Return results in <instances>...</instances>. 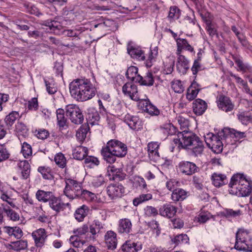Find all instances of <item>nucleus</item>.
<instances>
[{
  "label": "nucleus",
  "instance_id": "f257e3e1",
  "mask_svg": "<svg viewBox=\"0 0 252 252\" xmlns=\"http://www.w3.org/2000/svg\"><path fill=\"white\" fill-rule=\"evenodd\" d=\"M173 141L178 148L189 151L195 157L201 156L205 148L201 139L194 133L187 130H183L179 134L178 138H173Z\"/></svg>",
  "mask_w": 252,
  "mask_h": 252
},
{
  "label": "nucleus",
  "instance_id": "f03ea898",
  "mask_svg": "<svg viewBox=\"0 0 252 252\" xmlns=\"http://www.w3.org/2000/svg\"><path fill=\"white\" fill-rule=\"evenodd\" d=\"M71 96L78 102H84L94 97L96 88L90 79L85 78L73 80L69 85Z\"/></svg>",
  "mask_w": 252,
  "mask_h": 252
},
{
  "label": "nucleus",
  "instance_id": "7ed1b4c3",
  "mask_svg": "<svg viewBox=\"0 0 252 252\" xmlns=\"http://www.w3.org/2000/svg\"><path fill=\"white\" fill-rule=\"evenodd\" d=\"M127 153V146L117 139L110 140L101 150V154L103 159L110 164L116 162V158H124Z\"/></svg>",
  "mask_w": 252,
  "mask_h": 252
},
{
  "label": "nucleus",
  "instance_id": "20e7f679",
  "mask_svg": "<svg viewBox=\"0 0 252 252\" xmlns=\"http://www.w3.org/2000/svg\"><path fill=\"white\" fill-rule=\"evenodd\" d=\"M228 186L230 194L247 196L252 190V181L247 179L244 174L237 173L232 176Z\"/></svg>",
  "mask_w": 252,
  "mask_h": 252
},
{
  "label": "nucleus",
  "instance_id": "39448f33",
  "mask_svg": "<svg viewBox=\"0 0 252 252\" xmlns=\"http://www.w3.org/2000/svg\"><path fill=\"white\" fill-rule=\"evenodd\" d=\"M252 242L251 232L246 229H239L235 235L234 248L238 251H248V247Z\"/></svg>",
  "mask_w": 252,
  "mask_h": 252
},
{
  "label": "nucleus",
  "instance_id": "423d86ee",
  "mask_svg": "<svg viewBox=\"0 0 252 252\" xmlns=\"http://www.w3.org/2000/svg\"><path fill=\"white\" fill-rule=\"evenodd\" d=\"M65 182L64 194L71 200L79 198L82 190L81 184L77 180L71 178H65Z\"/></svg>",
  "mask_w": 252,
  "mask_h": 252
},
{
  "label": "nucleus",
  "instance_id": "0eeeda50",
  "mask_svg": "<svg viewBox=\"0 0 252 252\" xmlns=\"http://www.w3.org/2000/svg\"><path fill=\"white\" fill-rule=\"evenodd\" d=\"M66 116L71 122L76 125L82 124L84 121V116L79 107L74 104H69L65 107Z\"/></svg>",
  "mask_w": 252,
  "mask_h": 252
},
{
  "label": "nucleus",
  "instance_id": "6e6552de",
  "mask_svg": "<svg viewBox=\"0 0 252 252\" xmlns=\"http://www.w3.org/2000/svg\"><path fill=\"white\" fill-rule=\"evenodd\" d=\"M178 170L182 175L190 176L200 171V168L191 161L182 160L177 166Z\"/></svg>",
  "mask_w": 252,
  "mask_h": 252
},
{
  "label": "nucleus",
  "instance_id": "1a4fd4ad",
  "mask_svg": "<svg viewBox=\"0 0 252 252\" xmlns=\"http://www.w3.org/2000/svg\"><path fill=\"white\" fill-rule=\"evenodd\" d=\"M208 137L206 138V143L208 146L210 148L212 151L215 153L219 154L222 152L223 149V144L221 138V136L215 135L213 133L207 134Z\"/></svg>",
  "mask_w": 252,
  "mask_h": 252
},
{
  "label": "nucleus",
  "instance_id": "9d476101",
  "mask_svg": "<svg viewBox=\"0 0 252 252\" xmlns=\"http://www.w3.org/2000/svg\"><path fill=\"white\" fill-rule=\"evenodd\" d=\"M107 194L112 200H115L124 195L125 187L119 183H111L106 188Z\"/></svg>",
  "mask_w": 252,
  "mask_h": 252
},
{
  "label": "nucleus",
  "instance_id": "9b49d317",
  "mask_svg": "<svg viewBox=\"0 0 252 252\" xmlns=\"http://www.w3.org/2000/svg\"><path fill=\"white\" fill-rule=\"evenodd\" d=\"M107 173L110 181H122L126 178V174L122 167H117L114 165H109Z\"/></svg>",
  "mask_w": 252,
  "mask_h": 252
},
{
  "label": "nucleus",
  "instance_id": "f8f14e48",
  "mask_svg": "<svg viewBox=\"0 0 252 252\" xmlns=\"http://www.w3.org/2000/svg\"><path fill=\"white\" fill-rule=\"evenodd\" d=\"M105 224L97 219L94 220L89 224L90 238L96 240L98 235L105 231Z\"/></svg>",
  "mask_w": 252,
  "mask_h": 252
},
{
  "label": "nucleus",
  "instance_id": "ddd939ff",
  "mask_svg": "<svg viewBox=\"0 0 252 252\" xmlns=\"http://www.w3.org/2000/svg\"><path fill=\"white\" fill-rule=\"evenodd\" d=\"M216 102L218 108L225 112H231L234 109V104L230 98L223 94L218 95Z\"/></svg>",
  "mask_w": 252,
  "mask_h": 252
},
{
  "label": "nucleus",
  "instance_id": "4468645a",
  "mask_svg": "<svg viewBox=\"0 0 252 252\" xmlns=\"http://www.w3.org/2000/svg\"><path fill=\"white\" fill-rule=\"evenodd\" d=\"M122 92L125 95L129 96L134 101H138L140 100L137 87L132 82L126 83L122 88Z\"/></svg>",
  "mask_w": 252,
  "mask_h": 252
},
{
  "label": "nucleus",
  "instance_id": "2eb2a0df",
  "mask_svg": "<svg viewBox=\"0 0 252 252\" xmlns=\"http://www.w3.org/2000/svg\"><path fill=\"white\" fill-rule=\"evenodd\" d=\"M50 207L57 214L64 211L66 207L69 209L71 208V204L69 203H63L61 199L54 195L51 200L49 202Z\"/></svg>",
  "mask_w": 252,
  "mask_h": 252
},
{
  "label": "nucleus",
  "instance_id": "dca6fc26",
  "mask_svg": "<svg viewBox=\"0 0 252 252\" xmlns=\"http://www.w3.org/2000/svg\"><path fill=\"white\" fill-rule=\"evenodd\" d=\"M124 121L133 130L139 131L143 128V124L138 117L127 114L124 117Z\"/></svg>",
  "mask_w": 252,
  "mask_h": 252
},
{
  "label": "nucleus",
  "instance_id": "f3484780",
  "mask_svg": "<svg viewBox=\"0 0 252 252\" xmlns=\"http://www.w3.org/2000/svg\"><path fill=\"white\" fill-rule=\"evenodd\" d=\"M32 236L34 240L35 246L37 248L41 249L44 246L47 235L44 228H39L34 231Z\"/></svg>",
  "mask_w": 252,
  "mask_h": 252
},
{
  "label": "nucleus",
  "instance_id": "a211bd4d",
  "mask_svg": "<svg viewBox=\"0 0 252 252\" xmlns=\"http://www.w3.org/2000/svg\"><path fill=\"white\" fill-rule=\"evenodd\" d=\"M159 144L157 142H151L147 145V151L150 159L158 162L160 159L158 149Z\"/></svg>",
  "mask_w": 252,
  "mask_h": 252
},
{
  "label": "nucleus",
  "instance_id": "6ab92c4d",
  "mask_svg": "<svg viewBox=\"0 0 252 252\" xmlns=\"http://www.w3.org/2000/svg\"><path fill=\"white\" fill-rule=\"evenodd\" d=\"M142 248L143 245L141 242L128 240L122 245L121 250L123 252H138Z\"/></svg>",
  "mask_w": 252,
  "mask_h": 252
},
{
  "label": "nucleus",
  "instance_id": "aec40b11",
  "mask_svg": "<svg viewBox=\"0 0 252 252\" xmlns=\"http://www.w3.org/2000/svg\"><path fill=\"white\" fill-rule=\"evenodd\" d=\"M158 211L161 216L170 219L176 215L177 208L170 203H166L160 206Z\"/></svg>",
  "mask_w": 252,
  "mask_h": 252
},
{
  "label": "nucleus",
  "instance_id": "412c9836",
  "mask_svg": "<svg viewBox=\"0 0 252 252\" xmlns=\"http://www.w3.org/2000/svg\"><path fill=\"white\" fill-rule=\"evenodd\" d=\"M1 206L3 212L9 220L12 221H18L20 220L19 213L13 210V208L5 203H1Z\"/></svg>",
  "mask_w": 252,
  "mask_h": 252
},
{
  "label": "nucleus",
  "instance_id": "4be33fe9",
  "mask_svg": "<svg viewBox=\"0 0 252 252\" xmlns=\"http://www.w3.org/2000/svg\"><path fill=\"white\" fill-rule=\"evenodd\" d=\"M104 240L108 249L113 250L117 245V234L113 231H108L104 236Z\"/></svg>",
  "mask_w": 252,
  "mask_h": 252
},
{
  "label": "nucleus",
  "instance_id": "5701e85b",
  "mask_svg": "<svg viewBox=\"0 0 252 252\" xmlns=\"http://www.w3.org/2000/svg\"><path fill=\"white\" fill-rule=\"evenodd\" d=\"M18 168L21 173V178L23 180H27L30 178L31 166L27 160L21 161L18 164Z\"/></svg>",
  "mask_w": 252,
  "mask_h": 252
},
{
  "label": "nucleus",
  "instance_id": "b1692460",
  "mask_svg": "<svg viewBox=\"0 0 252 252\" xmlns=\"http://www.w3.org/2000/svg\"><path fill=\"white\" fill-rule=\"evenodd\" d=\"M207 108V103L200 98H197L192 103V109L193 112L198 116L202 115Z\"/></svg>",
  "mask_w": 252,
  "mask_h": 252
},
{
  "label": "nucleus",
  "instance_id": "393cba45",
  "mask_svg": "<svg viewBox=\"0 0 252 252\" xmlns=\"http://www.w3.org/2000/svg\"><path fill=\"white\" fill-rule=\"evenodd\" d=\"M189 62L183 55L178 57L176 63L177 70L181 74H185L189 69Z\"/></svg>",
  "mask_w": 252,
  "mask_h": 252
},
{
  "label": "nucleus",
  "instance_id": "a878e982",
  "mask_svg": "<svg viewBox=\"0 0 252 252\" xmlns=\"http://www.w3.org/2000/svg\"><path fill=\"white\" fill-rule=\"evenodd\" d=\"M138 68L134 66H130L127 68L126 73V77L135 83L142 80V76L138 74Z\"/></svg>",
  "mask_w": 252,
  "mask_h": 252
},
{
  "label": "nucleus",
  "instance_id": "bb28decb",
  "mask_svg": "<svg viewBox=\"0 0 252 252\" xmlns=\"http://www.w3.org/2000/svg\"><path fill=\"white\" fill-rule=\"evenodd\" d=\"M86 115L87 123L85 124L94 125L97 123L100 119L98 112L94 108H89L87 110Z\"/></svg>",
  "mask_w": 252,
  "mask_h": 252
},
{
  "label": "nucleus",
  "instance_id": "cd10ccee",
  "mask_svg": "<svg viewBox=\"0 0 252 252\" xmlns=\"http://www.w3.org/2000/svg\"><path fill=\"white\" fill-rule=\"evenodd\" d=\"M54 195V193L52 191L38 189L35 193V197L39 202L49 203Z\"/></svg>",
  "mask_w": 252,
  "mask_h": 252
},
{
  "label": "nucleus",
  "instance_id": "c85d7f7f",
  "mask_svg": "<svg viewBox=\"0 0 252 252\" xmlns=\"http://www.w3.org/2000/svg\"><path fill=\"white\" fill-rule=\"evenodd\" d=\"M188 196V192L183 189L178 188L171 193V199L174 202H182Z\"/></svg>",
  "mask_w": 252,
  "mask_h": 252
},
{
  "label": "nucleus",
  "instance_id": "c756f323",
  "mask_svg": "<svg viewBox=\"0 0 252 252\" xmlns=\"http://www.w3.org/2000/svg\"><path fill=\"white\" fill-rule=\"evenodd\" d=\"M90 211V208L88 206L83 205L76 210L74 214V217L79 222L82 221L84 218L88 216Z\"/></svg>",
  "mask_w": 252,
  "mask_h": 252
},
{
  "label": "nucleus",
  "instance_id": "7c9ffc66",
  "mask_svg": "<svg viewBox=\"0 0 252 252\" xmlns=\"http://www.w3.org/2000/svg\"><path fill=\"white\" fill-rule=\"evenodd\" d=\"M65 110L62 108H58L56 110V116L57 125L60 129L67 126V119L65 117Z\"/></svg>",
  "mask_w": 252,
  "mask_h": 252
},
{
  "label": "nucleus",
  "instance_id": "2f4dec72",
  "mask_svg": "<svg viewBox=\"0 0 252 252\" xmlns=\"http://www.w3.org/2000/svg\"><path fill=\"white\" fill-rule=\"evenodd\" d=\"M189 238L186 234H180L174 236L171 238V244H174L175 247L182 245L189 244Z\"/></svg>",
  "mask_w": 252,
  "mask_h": 252
},
{
  "label": "nucleus",
  "instance_id": "473e14b6",
  "mask_svg": "<svg viewBox=\"0 0 252 252\" xmlns=\"http://www.w3.org/2000/svg\"><path fill=\"white\" fill-rule=\"evenodd\" d=\"M88 149L86 147L79 146L74 149L72 152L73 158L79 160L85 159L88 155Z\"/></svg>",
  "mask_w": 252,
  "mask_h": 252
},
{
  "label": "nucleus",
  "instance_id": "72a5a7b5",
  "mask_svg": "<svg viewBox=\"0 0 252 252\" xmlns=\"http://www.w3.org/2000/svg\"><path fill=\"white\" fill-rule=\"evenodd\" d=\"M37 171L40 173L43 179L47 180H54L55 176L52 169L47 166H40L37 168Z\"/></svg>",
  "mask_w": 252,
  "mask_h": 252
},
{
  "label": "nucleus",
  "instance_id": "f704fd0d",
  "mask_svg": "<svg viewBox=\"0 0 252 252\" xmlns=\"http://www.w3.org/2000/svg\"><path fill=\"white\" fill-rule=\"evenodd\" d=\"M132 224L128 219H121L119 222L118 232L120 233H129L131 230Z\"/></svg>",
  "mask_w": 252,
  "mask_h": 252
},
{
  "label": "nucleus",
  "instance_id": "c9c22d12",
  "mask_svg": "<svg viewBox=\"0 0 252 252\" xmlns=\"http://www.w3.org/2000/svg\"><path fill=\"white\" fill-rule=\"evenodd\" d=\"M212 180L213 185L216 187H220L228 183L226 176L222 174L214 173L212 175Z\"/></svg>",
  "mask_w": 252,
  "mask_h": 252
},
{
  "label": "nucleus",
  "instance_id": "e433bc0d",
  "mask_svg": "<svg viewBox=\"0 0 252 252\" xmlns=\"http://www.w3.org/2000/svg\"><path fill=\"white\" fill-rule=\"evenodd\" d=\"M5 232L10 237H14L17 239H20L23 235V232L19 226H8L4 227Z\"/></svg>",
  "mask_w": 252,
  "mask_h": 252
},
{
  "label": "nucleus",
  "instance_id": "4c0bfd02",
  "mask_svg": "<svg viewBox=\"0 0 252 252\" xmlns=\"http://www.w3.org/2000/svg\"><path fill=\"white\" fill-rule=\"evenodd\" d=\"M127 53L133 59L138 61H144L146 56L144 52L140 48H127Z\"/></svg>",
  "mask_w": 252,
  "mask_h": 252
},
{
  "label": "nucleus",
  "instance_id": "58836bf2",
  "mask_svg": "<svg viewBox=\"0 0 252 252\" xmlns=\"http://www.w3.org/2000/svg\"><path fill=\"white\" fill-rule=\"evenodd\" d=\"M90 130V128L88 124L82 125L76 133L77 140L82 143L86 139L87 134Z\"/></svg>",
  "mask_w": 252,
  "mask_h": 252
},
{
  "label": "nucleus",
  "instance_id": "ea45409f",
  "mask_svg": "<svg viewBox=\"0 0 252 252\" xmlns=\"http://www.w3.org/2000/svg\"><path fill=\"white\" fill-rule=\"evenodd\" d=\"M232 59L239 68L238 70L243 73L247 71L251 72L252 71V67L249 64L244 63L239 57L236 55H233Z\"/></svg>",
  "mask_w": 252,
  "mask_h": 252
},
{
  "label": "nucleus",
  "instance_id": "a19ab883",
  "mask_svg": "<svg viewBox=\"0 0 252 252\" xmlns=\"http://www.w3.org/2000/svg\"><path fill=\"white\" fill-rule=\"evenodd\" d=\"M160 128L164 130V132H167L169 135H177V137L175 138H178L179 134L182 133V132L179 131L177 128L170 122L160 126Z\"/></svg>",
  "mask_w": 252,
  "mask_h": 252
},
{
  "label": "nucleus",
  "instance_id": "79ce46f5",
  "mask_svg": "<svg viewBox=\"0 0 252 252\" xmlns=\"http://www.w3.org/2000/svg\"><path fill=\"white\" fill-rule=\"evenodd\" d=\"M158 53V48H150L147 55V59L145 63L146 67H151L152 66L153 63L156 61Z\"/></svg>",
  "mask_w": 252,
  "mask_h": 252
},
{
  "label": "nucleus",
  "instance_id": "37998d69",
  "mask_svg": "<svg viewBox=\"0 0 252 252\" xmlns=\"http://www.w3.org/2000/svg\"><path fill=\"white\" fill-rule=\"evenodd\" d=\"M175 60L172 57L166 58L163 62V72L166 74H171L173 70Z\"/></svg>",
  "mask_w": 252,
  "mask_h": 252
},
{
  "label": "nucleus",
  "instance_id": "c03bdc74",
  "mask_svg": "<svg viewBox=\"0 0 252 252\" xmlns=\"http://www.w3.org/2000/svg\"><path fill=\"white\" fill-rule=\"evenodd\" d=\"M10 248L15 251L20 252L27 248L28 242L26 240H20L11 242Z\"/></svg>",
  "mask_w": 252,
  "mask_h": 252
},
{
  "label": "nucleus",
  "instance_id": "a18cd8bd",
  "mask_svg": "<svg viewBox=\"0 0 252 252\" xmlns=\"http://www.w3.org/2000/svg\"><path fill=\"white\" fill-rule=\"evenodd\" d=\"M152 198L153 195L151 193H142L133 199V204L135 206H137L143 202L151 200Z\"/></svg>",
  "mask_w": 252,
  "mask_h": 252
},
{
  "label": "nucleus",
  "instance_id": "49530a36",
  "mask_svg": "<svg viewBox=\"0 0 252 252\" xmlns=\"http://www.w3.org/2000/svg\"><path fill=\"white\" fill-rule=\"evenodd\" d=\"M15 131L18 136L26 137L29 135V129L22 122H18L15 126Z\"/></svg>",
  "mask_w": 252,
  "mask_h": 252
},
{
  "label": "nucleus",
  "instance_id": "de8ad7c7",
  "mask_svg": "<svg viewBox=\"0 0 252 252\" xmlns=\"http://www.w3.org/2000/svg\"><path fill=\"white\" fill-rule=\"evenodd\" d=\"M0 199L5 202V204L10 206V207L18 209V207L15 203L16 199L12 198L7 192H3L0 195Z\"/></svg>",
  "mask_w": 252,
  "mask_h": 252
},
{
  "label": "nucleus",
  "instance_id": "09e8293b",
  "mask_svg": "<svg viewBox=\"0 0 252 252\" xmlns=\"http://www.w3.org/2000/svg\"><path fill=\"white\" fill-rule=\"evenodd\" d=\"M154 82L153 73L148 71L144 77H142V80L138 82V83L143 86H152L154 85Z\"/></svg>",
  "mask_w": 252,
  "mask_h": 252
},
{
  "label": "nucleus",
  "instance_id": "8fccbe9b",
  "mask_svg": "<svg viewBox=\"0 0 252 252\" xmlns=\"http://www.w3.org/2000/svg\"><path fill=\"white\" fill-rule=\"evenodd\" d=\"M20 117L19 113L17 111H12L6 116L4 122L8 126H11L16 120Z\"/></svg>",
  "mask_w": 252,
  "mask_h": 252
},
{
  "label": "nucleus",
  "instance_id": "3c124183",
  "mask_svg": "<svg viewBox=\"0 0 252 252\" xmlns=\"http://www.w3.org/2000/svg\"><path fill=\"white\" fill-rule=\"evenodd\" d=\"M181 15L180 10L176 6L170 7L168 18L170 21H174L179 18Z\"/></svg>",
  "mask_w": 252,
  "mask_h": 252
},
{
  "label": "nucleus",
  "instance_id": "603ef678",
  "mask_svg": "<svg viewBox=\"0 0 252 252\" xmlns=\"http://www.w3.org/2000/svg\"><path fill=\"white\" fill-rule=\"evenodd\" d=\"M158 210L152 206H147L143 209L144 216L145 217H155L158 214Z\"/></svg>",
  "mask_w": 252,
  "mask_h": 252
},
{
  "label": "nucleus",
  "instance_id": "864d4df0",
  "mask_svg": "<svg viewBox=\"0 0 252 252\" xmlns=\"http://www.w3.org/2000/svg\"><path fill=\"white\" fill-rule=\"evenodd\" d=\"M242 212L240 210L234 211L232 209H226L223 212L220 213L221 217L226 218H235L241 215Z\"/></svg>",
  "mask_w": 252,
  "mask_h": 252
},
{
  "label": "nucleus",
  "instance_id": "5fc2aeb1",
  "mask_svg": "<svg viewBox=\"0 0 252 252\" xmlns=\"http://www.w3.org/2000/svg\"><path fill=\"white\" fill-rule=\"evenodd\" d=\"M21 152L25 158H30L32 154V146L28 143L24 142L22 145Z\"/></svg>",
  "mask_w": 252,
  "mask_h": 252
},
{
  "label": "nucleus",
  "instance_id": "6e6d98bb",
  "mask_svg": "<svg viewBox=\"0 0 252 252\" xmlns=\"http://www.w3.org/2000/svg\"><path fill=\"white\" fill-rule=\"evenodd\" d=\"M237 117L243 125L247 126L249 123H252V115L248 114L247 112H241L237 115Z\"/></svg>",
  "mask_w": 252,
  "mask_h": 252
},
{
  "label": "nucleus",
  "instance_id": "4d7b16f0",
  "mask_svg": "<svg viewBox=\"0 0 252 252\" xmlns=\"http://www.w3.org/2000/svg\"><path fill=\"white\" fill-rule=\"evenodd\" d=\"M54 161L56 164L60 168H63L66 166V159L64 155L59 153L55 156Z\"/></svg>",
  "mask_w": 252,
  "mask_h": 252
},
{
  "label": "nucleus",
  "instance_id": "13d9d810",
  "mask_svg": "<svg viewBox=\"0 0 252 252\" xmlns=\"http://www.w3.org/2000/svg\"><path fill=\"white\" fill-rule=\"evenodd\" d=\"M228 130L230 137L235 138L236 141L244 138L247 136L246 132H241L233 128H229Z\"/></svg>",
  "mask_w": 252,
  "mask_h": 252
},
{
  "label": "nucleus",
  "instance_id": "bf43d9fd",
  "mask_svg": "<svg viewBox=\"0 0 252 252\" xmlns=\"http://www.w3.org/2000/svg\"><path fill=\"white\" fill-rule=\"evenodd\" d=\"M84 163L87 165V166L93 168L94 166L99 164V161L96 157L87 155L84 159Z\"/></svg>",
  "mask_w": 252,
  "mask_h": 252
},
{
  "label": "nucleus",
  "instance_id": "052dcab7",
  "mask_svg": "<svg viewBox=\"0 0 252 252\" xmlns=\"http://www.w3.org/2000/svg\"><path fill=\"white\" fill-rule=\"evenodd\" d=\"M133 186L136 188H139L142 191L147 189V184L143 177L138 176L134 179Z\"/></svg>",
  "mask_w": 252,
  "mask_h": 252
},
{
  "label": "nucleus",
  "instance_id": "680f3d73",
  "mask_svg": "<svg viewBox=\"0 0 252 252\" xmlns=\"http://www.w3.org/2000/svg\"><path fill=\"white\" fill-rule=\"evenodd\" d=\"M45 26L48 27L49 29L54 32H55L57 30H61L63 29V27L60 23L54 20L46 21Z\"/></svg>",
  "mask_w": 252,
  "mask_h": 252
},
{
  "label": "nucleus",
  "instance_id": "e2e57ef3",
  "mask_svg": "<svg viewBox=\"0 0 252 252\" xmlns=\"http://www.w3.org/2000/svg\"><path fill=\"white\" fill-rule=\"evenodd\" d=\"M200 61L201 57H198L197 59L194 60L193 65L191 68V70L193 75L195 76V77H196V75L199 71L204 69L200 63Z\"/></svg>",
  "mask_w": 252,
  "mask_h": 252
},
{
  "label": "nucleus",
  "instance_id": "0e129e2a",
  "mask_svg": "<svg viewBox=\"0 0 252 252\" xmlns=\"http://www.w3.org/2000/svg\"><path fill=\"white\" fill-rule=\"evenodd\" d=\"M79 197L85 199L88 201H92L94 200L96 196L94 193L90 191L82 189Z\"/></svg>",
  "mask_w": 252,
  "mask_h": 252
},
{
  "label": "nucleus",
  "instance_id": "69168bd1",
  "mask_svg": "<svg viewBox=\"0 0 252 252\" xmlns=\"http://www.w3.org/2000/svg\"><path fill=\"white\" fill-rule=\"evenodd\" d=\"M171 87L173 90L176 93L181 94L184 91L182 82L180 80H174L171 83Z\"/></svg>",
  "mask_w": 252,
  "mask_h": 252
},
{
  "label": "nucleus",
  "instance_id": "338daca9",
  "mask_svg": "<svg viewBox=\"0 0 252 252\" xmlns=\"http://www.w3.org/2000/svg\"><path fill=\"white\" fill-rule=\"evenodd\" d=\"M179 184V182L176 179H171L166 182V187L168 190L173 192V190L178 189L177 187Z\"/></svg>",
  "mask_w": 252,
  "mask_h": 252
},
{
  "label": "nucleus",
  "instance_id": "774afa93",
  "mask_svg": "<svg viewBox=\"0 0 252 252\" xmlns=\"http://www.w3.org/2000/svg\"><path fill=\"white\" fill-rule=\"evenodd\" d=\"M206 31L210 35V36L213 37L215 35H217V30L214 23H212L210 21H208L206 23Z\"/></svg>",
  "mask_w": 252,
  "mask_h": 252
}]
</instances>
